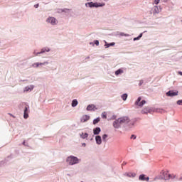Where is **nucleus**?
<instances>
[{
	"mask_svg": "<svg viewBox=\"0 0 182 182\" xmlns=\"http://www.w3.org/2000/svg\"><path fill=\"white\" fill-rule=\"evenodd\" d=\"M178 95V92H174V91H168L166 92V96H169L172 97L173 96H177Z\"/></svg>",
	"mask_w": 182,
	"mask_h": 182,
	"instance_id": "15",
	"label": "nucleus"
},
{
	"mask_svg": "<svg viewBox=\"0 0 182 182\" xmlns=\"http://www.w3.org/2000/svg\"><path fill=\"white\" fill-rule=\"evenodd\" d=\"M135 105H137V101L135 102Z\"/></svg>",
	"mask_w": 182,
	"mask_h": 182,
	"instance_id": "47",
	"label": "nucleus"
},
{
	"mask_svg": "<svg viewBox=\"0 0 182 182\" xmlns=\"http://www.w3.org/2000/svg\"><path fill=\"white\" fill-rule=\"evenodd\" d=\"M146 103H147V101L143 100H141V97H139L137 99V106H139V107H143V106H144V105H146Z\"/></svg>",
	"mask_w": 182,
	"mask_h": 182,
	"instance_id": "9",
	"label": "nucleus"
},
{
	"mask_svg": "<svg viewBox=\"0 0 182 182\" xmlns=\"http://www.w3.org/2000/svg\"><path fill=\"white\" fill-rule=\"evenodd\" d=\"M102 119H107V114L106 113V112L102 113Z\"/></svg>",
	"mask_w": 182,
	"mask_h": 182,
	"instance_id": "28",
	"label": "nucleus"
},
{
	"mask_svg": "<svg viewBox=\"0 0 182 182\" xmlns=\"http://www.w3.org/2000/svg\"><path fill=\"white\" fill-rule=\"evenodd\" d=\"M137 40V37L134 38V41H136Z\"/></svg>",
	"mask_w": 182,
	"mask_h": 182,
	"instance_id": "45",
	"label": "nucleus"
},
{
	"mask_svg": "<svg viewBox=\"0 0 182 182\" xmlns=\"http://www.w3.org/2000/svg\"><path fill=\"white\" fill-rule=\"evenodd\" d=\"M141 83H143V81H140L139 86H141Z\"/></svg>",
	"mask_w": 182,
	"mask_h": 182,
	"instance_id": "43",
	"label": "nucleus"
},
{
	"mask_svg": "<svg viewBox=\"0 0 182 182\" xmlns=\"http://www.w3.org/2000/svg\"><path fill=\"white\" fill-rule=\"evenodd\" d=\"M43 53H46L44 48H43L40 52L36 53V56H39V55H43Z\"/></svg>",
	"mask_w": 182,
	"mask_h": 182,
	"instance_id": "24",
	"label": "nucleus"
},
{
	"mask_svg": "<svg viewBox=\"0 0 182 182\" xmlns=\"http://www.w3.org/2000/svg\"><path fill=\"white\" fill-rule=\"evenodd\" d=\"M86 110L87 112H96V110H97V108L96 107V105L90 104L87 105Z\"/></svg>",
	"mask_w": 182,
	"mask_h": 182,
	"instance_id": "8",
	"label": "nucleus"
},
{
	"mask_svg": "<svg viewBox=\"0 0 182 182\" xmlns=\"http://www.w3.org/2000/svg\"><path fill=\"white\" fill-rule=\"evenodd\" d=\"M164 176L163 178L164 180H170V178H174L176 177V175L174 174H168V171H165L163 172Z\"/></svg>",
	"mask_w": 182,
	"mask_h": 182,
	"instance_id": "4",
	"label": "nucleus"
},
{
	"mask_svg": "<svg viewBox=\"0 0 182 182\" xmlns=\"http://www.w3.org/2000/svg\"><path fill=\"white\" fill-rule=\"evenodd\" d=\"M100 132H102V129L100 127H96L93 129V133L95 136H97V134H100Z\"/></svg>",
	"mask_w": 182,
	"mask_h": 182,
	"instance_id": "18",
	"label": "nucleus"
},
{
	"mask_svg": "<svg viewBox=\"0 0 182 182\" xmlns=\"http://www.w3.org/2000/svg\"><path fill=\"white\" fill-rule=\"evenodd\" d=\"M153 13H154V14H160V9H159V7H158L157 6H155L154 7Z\"/></svg>",
	"mask_w": 182,
	"mask_h": 182,
	"instance_id": "22",
	"label": "nucleus"
},
{
	"mask_svg": "<svg viewBox=\"0 0 182 182\" xmlns=\"http://www.w3.org/2000/svg\"><path fill=\"white\" fill-rule=\"evenodd\" d=\"M80 137L83 139H87V137H89V134L82 132L80 134Z\"/></svg>",
	"mask_w": 182,
	"mask_h": 182,
	"instance_id": "20",
	"label": "nucleus"
},
{
	"mask_svg": "<svg viewBox=\"0 0 182 182\" xmlns=\"http://www.w3.org/2000/svg\"><path fill=\"white\" fill-rule=\"evenodd\" d=\"M108 136L107 134H105L103 136H102V140L103 141H107L106 139H107Z\"/></svg>",
	"mask_w": 182,
	"mask_h": 182,
	"instance_id": "29",
	"label": "nucleus"
},
{
	"mask_svg": "<svg viewBox=\"0 0 182 182\" xmlns=\"http://www.w3.org/2000/svg\"><path fill=\"white\" fill-rule=\"evenodd\" d=\"M139 180L141 181H149L150 180V178L149 176H146L144 174H141L139 177Z\"/></svg>",
	"mask_w": 182,
	"mask_h": 182,
	"instance_id": "11",
	"label": "nucleus"
},
{
	"mask_svg": "<svg viewBox=\"0 0 182 182\" xmlns=\"http://www.w3.org/2000/svg\"><path fill=\"white\" fill-rule=\"evenodd\" d=\"M44 51L46 53L50 52V48L49 47H44Z\"/></svg>",
	"mask_w": 182,
	"mask_h": 182,
	"instance_id": "30",
	"label": "nucleus"
},
{
	"mask_svg": "<svg viewBox=\"0 0 182 182\" xmlns=\"http://www.w3.org/2000/svg\"><path fill=\"white\" fill-rule=\"evenodd\" d=\"M58 19L53 16H49L46 19V23L52 26H55V25H58Z\"/></svg>",
	"mask_w": 182,
	"mask_h": 182,
	"instance_id": "3",
	"label": "nucleus"
},
{
	"mask_svg": "<svg viewBox=\"0 0 182 182\" xmlns=\"http://www.w3.org/2000/svg\"><path fill=\"white\" fill-rule=\"evenodd\" d=\"M90 45H94V43H90Z\"/></svg>",
	"mask_w": 182,
	"mask_h": 182,
	"instance_id": "46",
	"label": "nucleus"
},
{
	"mask_svg": "<svg viewBox=\"0 0 182 182\" xmlns=\"http://www.w3.org/2000/svg\"><path fill=\"white\" fill-rule=\"evenodd\" d=\"M178 75H181V76H182V72H181V71H179V72H178Z\"/></svg>",
	"mask_w": 182,
	"mask_h": 182,
	"instance_id": "41",
	"label": "nucleus"
},
{
	"mask_svg": "<svg viewBox=\"0 0 182 182\" xmlns=\"http://www.w3.org/2000/svg\"><path fill=\"white\" fill-rule=\"evenodd\" d=\"M177 105H182V100L177 101Z\"/></svg>",
	"mask_w": 182,
	"mask_h": 182,
	"instance_id": "36",
	"label": "nucleus"
},
{
	"mask_svg": "<svg viewBox=\"0 0 182 182\" xmlns=\"http://www.w3.org/2000/svg\"><path fill=\"white\" fill-rule=\"evenodd\" d=\"M23 146H26V147H28L29 145L28 143H26L25 141L23 142Z\"/></svg>",
	"mask_w": 182,
	"mask_h": 182,
	"instance_id": "34",
	"label": "nucleus"
},
{
	"mask_svg": "<svg viewBox=\"0 0 182 182\" xmlns=\"http://www.w3.org/2000/svg\"><path fill=\"white\" fill-rule=\"evenodd\" d=\"M131 139H133L134 140H136V136L135 135H132Z\"/></svg>",
	"mask_w": 182,
	"mask_h": 182,
	"instance_id": "37",
	"label": "nucleus"
},
{
	"mask_svg": "<svg viewBox=\"0 0 182 182\" xmlns=\"http://www.w3.org/2000/svg\"><path fill=\"white\" fill-rule=\"evenodd\" d=\"M81 161L82 160L80 159L73 155H70L66 159V163L68 166H75L76 164H79Z\"/></svg>",
	"mask_w": 182,
	"mask_h": 182,
	"instance_id": "1",
	"label": "nucleus"
},
{
	"mask_svg": "<svg viewBox=\"0 0 182 182\" xmlns=\"http://www.w3.org/2000/svg\"><path fill=\"white\" fill-rule=\"evenodd\" d=\"M104 42L105 43V49H107V48H110V46H114V45H116V43L114 42L109 43H108V42L106 41H104Z\"/></svg>",
	"mask_w": 182,
	"mask_h": 182,
	"instance_id": "16",
	"label": "nucleus"
},
{
	"mask_svg": "<svg viewBox=\"0 0 182 182\" xmlns=\"http://www.w3.org/2000/svg\"><path fill=\"white\" fill-rule=\"evenodd\" d=\"M81 182H83V181H81Z\"/></svg>",
	"mask_w": 182,
	"mask_h": 182,
	"instance_id": "49",
	"label": "nucleus"
},
{
	"mask_svg": "<svg viewBox=\"0 0 182 182\" xmlns=\"http://www.w3.org/2000/svg\"><path fill=\"white\" fill-rule=\"evenodd\" d=\"M32 66L33 68H39V66H42V63H35Z\"/></svg>",
	"mask_w": 182,
	"mask_h": 182,
	"instance_id": "25",
	"label": "nucleus"
},
{
	"mask_svg": "<svg viewBox=\"0 0 182 182\" xmlns=\"http://www.w3.org/2000/svg\"><path fill=\"white\" fill-rule=\"evenodd\" d=\"M159 3H160V0H154V4L156 5H158V4H159Z\"/></svg>",
	"mask_w": 182,
	"mask_h": 182,
	"instance_id": "35",
	"label": "nucleus"
},
{
	"mask_svg": "<svg viewBox=\"0 0 182 182\" xmlns=\"http://www.w3.org/2000/svg\"><path fill=\"white\" fill-rule=\"evenodd\" d=\"M90 120V116L84 114L80 118L81 123H86V122H89Z\"/></svg>",
	"mask_w": 182,
	"mask_h": 182,
	"instance_id": "10",
	"label": "nucleus"
},
{
	"mask_svg": "<svg viewBox=\"0 0 182 182\" xmlns=\"http://www.w3.org/2000/svg\"><path fill=\"white\" fill-rule=\"evenodd\" d=\"M100 122V118L97 117L93 120V124H97Z\"/></svg>",
	"mask_w": 182,
	"mask_h": 182,
	"instance_id": "27",
	"label": "nucleus"
},
{
	"mask_svg": "<svg viewBox=\"0 0 182 182\" xmlns=\"http://www.w3.org/2000/svg\"><path fill=\"white\" fill-rule=\"evenodd\" d=\"M47 65H49V61H45L43 63H41L42 66H46Z\"/></svg>",
	"mask_w": 182,
	"mask_h": 182,
	"instance_id": "31",
	"label": "nucleus"
},
{
	"mask_svg": "<svg viewBox=\"0 0 182 182\" xmlns=\"http://www.w3.org/2000/svg\"><path fill=\"white\" fill-rule=\"evenodd\" d=\"M82 147H86V143H82Z\"/></svg>",
	"mask_w": 182,
	"mask_h": 182,
	"instance_id": "40",
	"label": "nucleus"
},
{
	"mask_svg": "<svg viewBox=\"0 0 182 182\" xmlns=\"http://www.w3.org/2000/svg\"><path fill=\"white\" fill-rule=\"evenodd\" d=\"M123 73H124V68H119L115 71V76L123 75Z\"/></svg>",
	"mask_w": 182,
	"mask_h": 182,
	"instance_id": "13",
	"label": "nucleus"
},
{
	"mask_svg": "<svg viewBox=\"0 0 182 182\" xmlns=\"http://www.w3.org/2000/svg\"><path fill=\"white\" fill-rule=\"evenodd\" d=\"M119 36H130V35L124 33H120Z\"/></svg>",
	"mask_w": 182,
	"mask_h": 182,
	"instance_id": "32",
	"label": "nucleus"
},
{
	"mask_svg": "<svg viewBox=\"0 0 182 182\" xmlns=\"http://www.w3.org/2000/svg\"><path fill=\"white\" fill-rule=\"evenodd\" d=\"M63 12H65V14H69V9H59L58 14H62Z\"/></svg>",
	"mask_w": 182,
	"mask_h": 182,
	"instance_id": "23",
	"label": "nucleus"
},
{
	"mask_svg": "<svg viewBox=\"0 0 182 182\" xmlns=\"http://www.w3.org/2000/svg\"><path fill=\"white\" fill-rule=\"evenodd\" d=\"M33 89H35V85H29L26 86L23 88V93H31V92H32V90H33Z\"/></svg>",
	"mask_w": 182,
	"mask_h": 182,
	"instance_id": "5",
	"label": "nucleus"
},
{
	"mask_svg": "<svg viewBox=\"0 0 182 182\" xmlns=\"http://www.w3.org/2000/svg\"><path fill=\"white\" fill-rule=\"evenodd\" d=\"M143 36V34L141 33L138 37H137V39H139L140 38H141Z\"/></svg>",
	"mask_w": 182,
	"mask_h": 182,
	"instance_id": "39",
	"label": "nucleus"
},
{
	"mask_svg": "<svg viewBox=\"0 0 182 182\" xmlns=\"http://www.w3.org/2000/svg\"><path fill=\"white\" fill-rule=\"evenodd\" d=\"M94 43L95 45H96V46H99V41L97 40L94 41Z\"/></svg>",
	"mask_w": 182,
	"mask_h": 182,
	"instance_id": "33",
	"label": "nucleus"
},
{
	"mask_svg": "<svg viewBox=\"0 0 182 182\" xmlns=\"http://www.w3.org/2000/svg\"><path fill=\"white\" fill-rule=\"evenodd\" d=\"M119 122H121V124H129V123L130 122V119H129L128 117H122L119 118Z\"/></svg>",
	"mask_w": 182,
	"mask_h": 182,
	"instance_id": "7",
	"label": "nucleus"
},
{
	"mask_svg": "<svg viewBox=\"0 0 182 182\" xmlns=\"http://www.w3.org/2000/svg\"><path fill=\"white\" fill-rule=\"evenodd\" d=\"M112 126L114 129H120V127H122V122H120V119L119 118L115 119L113 122Z\"/></svg>",
	"mask_w": 182,
	"mask_h": 182,
	"instance_id": "6",
	"label": "nucleus"
},
{
	"mask_svg": "<svg viewBox=\"0 0 182 182\" xmlns=\"http://www.w3.org/2000/svg\"><path fill=\"white\" fill-rule=\"evenodd\" d=\"M22 82H28V80H23Z\"/></svg>",
	"mask_w": 182,
	"mask_h": 182,
	"instance_id": "44",
	"label": "nucleus"
},
{
	"mask_svg": "<svg viewBox=\"0 0 182 182\" xmlns=\"http://www.w3.org/2000/svg\"><path fill=\"white\" fill-rule=\"evenodd\" d=\"M34 8H39V4H35Z\"/></svg>",
	"mask_w": 182,
	"mask_h": 182,
	"instance_id": "38",
	"label": "nucleus"
},
{
	"mask_svg": "<svg viewBox=\"0 0 182 182\" xmlns=\"http://www.w3.org/2000/svg\"><path fill=\"white\" fill-rule=\"evenodd\" d=\"M105 5H106V4L100 3V2L90 1V2L85 3L86 8H103Z\"/></svg>",
	"mask_w": 182,
	"mask_h": 182,
	"instance_id": "2",
	"label": "nucleus"
},
{
	"mask_svg": "<svg viewBox=\"0 0 182 182\" xmlns=\"http://www.w3.org/2000/svg\"><path fill=\"white\" fill-rule=\"evenodd\" d=\"M95 141H96V144H98V146H100V144H102V136H100V135H97L95 136Z\"/></svg>",
	"mask_w": 182,
	"mask_h": 182,
	"instance_id": "12",
	"label": "nucleus"
},
{
	"mask_svg": "<svg viewBox=\"0 0 182 182\" xmlns=\"http://www.w3.org/2000/svg\"><path fill=\"white\" fill-rule=\"evenodd\" d=\"M36 53H38V52L36 53V51L33 52V55H35V56H36Z\"/></svg>",
	"mask_w": 182,
	"mask_h": 182,
	"instance_id": "42",
	"label": "nucleus"
},
{
	"mask_svg": "<svg viewBox=\"0 0 182 182\" xmlns=\"http://www.w3.org/2000/svg\"><path fill=\"white\" fill-rule=\"evenodd\" d=\"M127 94L124 93L123 94L121 97L122 99V100H124V102H126V100H127Z\"/></svg>",
	"mask_w": 182,
	"mask_h": 182,
	"instance_id": "26",
	"label": "nucleus"
},
{
	"mask_svg": "<svg viewBox=\"0 0 182 182\" xmlns=\"http://www.w3.org/2000/svg\"><path fill=\"white\" fill-rule=\"evenodd\" d=\"M79 105V102H77V100L75 99L72 101L71 106L72 107H76Z\"/></svg>",
	"mask_w": 182,
	"mask_h": 182,
	"instance_id": "21",
	"label": "nucleus"
},
{
	"mask_svg": "<svg viewBox=\"0 0 182 182\" xmlns=\"http://www.w3.org/2000/svg\"><path fill=\"white\" fill-rule=\"evenodd\" d=\"M124 176H127V177H129L131 178H134V177H136V173L133 172H129V173H125Z\"/></svg>",
	"mask_w": 182,
	"mask_h": 182,
	"instance_id": "17",
	"label": "nucleus"
},
{
	"mask_svg": "<svg viewBox=\"0 0 182 182\" xmlns=\"http://www.w3.org/2000/svg\"><path fill=\"white\" fill-rule=\"evenodd\" d=\"M87 1H92V0H87Z\"/></svg>",
	"mask_w": 182,
	"mask_h": 182,
	"instance_id": "48",
	"label": "nucleus"
},
{
	"mask_svg": "<svg viewBox=\"0 0 182 182\" xmlns=\"http://www.w3.org/2000/svg\"><path fill=\"white\" fill-rule=\"evenodd\" d=\"M28 110H29V107H25L24 112H23L24 119H28V117H29V114H28Z\"/></svg>",
	"mask_w": 182,
	"mask_h": 182,
	"instance_id": "14",
	"label": "nucleus"
},
{
	"mask_svg": "<svg viewBox=\"0 0 182 182\" xmlns=\"http://www.w3.org/2000/svg\"><path fill=\"white\" fill-rule=\"evenodd\" d=\"M141 113L143 114H147V113H151V109L149 107L144 108L142 111Z\"/></svg>",
	"mask_w": 182,
	"mask_h": 182,
	"instance_id": "19",
	"label": "nucleus"
}]
</instances>
